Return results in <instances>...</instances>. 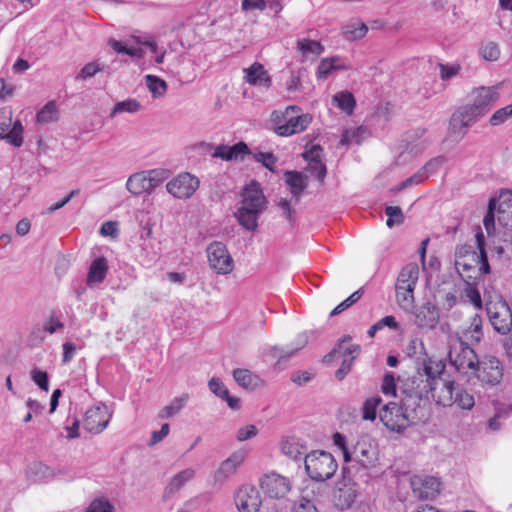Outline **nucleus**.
Wrapping results in <instances>:
<instances>
[{
    "instance_id": "nucleus-25",
    "label": "nucleus",
    "mask_w": 512,
    "mask_h": 512,
    "mask_svg": "<svg viewBox=\"0 0 512 512\" xmlns=\"http://www.w3.org/2000/svg\"><path fill=\"white\" fill-rule=\"evenodd\" d=\"M308 343V336L306 334H299L295 339V343L284 347L274 346L270 355L279 360L288 359L294 355L297 351L301 350Z\"/></svg>"
},
{
    "instance_id": "nucleus-40",
    "label": "nucleus",
    "mask_w": 512,
    "mask_h": 512,
    "mask_svg": "<svg viewBox=\"0 0 512 512\" xmlns=\"http://www.w3.org/2000/svg\"><path fill=\"white\" fill-rule=\"evenodd\" d=\"M23 126L19 120L13 123L11 130L1 136V139H5L9 144L20 147L23 143Z\"/></svg>"
},
{
    "instance_id": "nucleus-27",
    "label": "nucleus",
    "mask_w": 512,
    "mask_h": 512,
    "mask_svg": "<svg viewBox=\"0 0 512 512\" xmlns=\"http://www.w3.org/2000/svg\"><path fill=\"white\" fill-rule=\"evenodd\" d=\"M108 262L105 257H98L92 261L87 274L89 286L101 283L107 274Z\"/></svg>"
},
{
    "instance_id": "nucleus-41",
    "label": "nucleus",
    "mask_w": 512,
    "mask_h": 512,
    "mask_svg": "<svg viewBox=\"0 0 512 512\" xmlns=\"http://www.w3.org/2000/svg\"><path fill=\"white\" fill-rule=\"evenodd\" d=\"M170 170L164 168H156L146 171L147 180L151 190L155 189L160 183L170 177Z\"/></svg>"
},
{
    "instance_id": "nucleus-45",
    "label": "nucleus",
    "mask_w": 512,
    "mask_h": 512,
    "mask_svg": "<svg viewBox=\"0 0 512 512\" xmlns=\"http://www.w3.org/2000/svg\"><path fill=\"white\" fill-rule=\"evenodd\" d=\"M419 277V268L416 263H409L405 267L402 268L399 273L398 278L405 280L406 282H410L412 284L417 283Z\"/></svg>"
},
{
    "instance_id": "nucleus-26",
    "label": "nucleus",
    "mask_w": 512,
    "mask_h": 512,
    "mask_svg": "<svg viewBox=\"0 0 512 512\" xmlns=\"http://www.w3.org/2000/svg\"><path fill=\"white\" fill-rule=\"evenodd\" d=\"M482 322V317L478 314H474L470 318L469 325L463 329L462 335L458 338H462L471 344L479 343L483 337Z\"/></svg>"
},
{
    "instance_id": "nucleus-35",
    "label": "nucleus",
    "mask_w": 512,
    "mask_h": 512,
    "mask_svg": "<svg viewBox=\"0 0 512 512\" xmlns=\"http://www.w3.org/2000/svg\"><path fill=\"white\" fill-rule=\"evenodd\" d=\"M351 339L350 336H343L337 347H335L330 353H328L325 357H324V361L325 362H330L332 361L336 355L343 349L344 350V356H347V355H351L354 356V358L359 354L360 352V346L359 345H350L348 347H345L343 346V344L347 341H349Z\"/></svg>"
},
{
    "instance_id": "nucleus-39",
    "label": "nucleus",
    "mask_w": 512,
    "mask_h": 512,
    "mask_svg": "<svg viewBox=\"0 0 512 512\" xmlns=\"http://www.w3.org/2000/svg\"><path fill=\"white\" fill-rule=\"evenodd\" d=\"M141 109V104L136 99H127L124 101L117 102L110 112V117L114 118L120 113H136Z\"/></svg>"
},
{
    "instance_id": "nucleus-59",
    "label": "nucleus",
    "mask_w": 512,
    "mask_h": 512,
    "mask_svg": "<svg viewBox=\"0 0 512 512\" xmlns=\"http://www.w3.org/2000/svg\"><path fill=\"white\" fill-rule=\"evenodd\" d=\"M335 58L323 59L317 69L318 78H327V76L333 71L339 68L335 65Z\"/></svg>"
},
{
    "instance_id": "nucleus-48",
    "label": "nucleus",
    "mask_w": 512,
    "mask_h": 512,
    "mask_svg": "<svg viewBox=\"0 0 512 512\" xmlns=\"http://www.w3.org/2000/svg\"><path fill=\"white\" fill-rule=\"evenodd\" d=\"M109 45L110 47L118 52V53H124L131 57H140L141 56V49L140 48H134V47H127L123 42L115 40V39H109Z\"/></svg>"
},
{
    "instance_id": "nucleus-22",
    "label": "nucleus",
    "mask_w": 512,
    "mask_h": 512,
    "mask_svg": "<svg viewBox=\"0 0 512 512\" xmlns=\"http://www.w3.org/2000/svg\"><path fill=\"white\" fill-rule=\"evenodd\" d=\"M483 115L477 110L473 104L465 105L453 114L451 118V125L455 129L457 126L467 129L475 123Z\"/></svg>"
},
{
    "instance_id": "nucleus-55",
    "label": "nucleus",
    "mask_w": 512,
    "mask_h": 512,
    "mask_svg": "<svg viewBox=\"0 0 512 512\" xmlns=\"http://www.w3.org/2000/svg\"><path fill=\"white\" fill-rule=\"evenodd\" d=\"M292 204H294V199L288 200L285 198H281L277 202V206L282 210V216L285 217L291 224L295 221V209L292 208Z\"/></svg>"
},
{
    "instance_id": "nucleus-54",
    "label": "nucleus",
    "mask_w": 512,
    "mask_h": 512,
    "mask_svg": "<svg viewBox=\"0 0 512 512\" xmlns=\"http://www.w3.org/2000/svg\"><path fill=\"white\" fill-rule=\"evenodd\" d=\"M381 389L385 395L398 396L397 390H399V387L397 388L396 386L395 377L392 372H387L384 375Z\"/></svg>"
},
{
    "instance_id": "nucleus-56",
    "label": "nucleus",
    "mask_w": 512,
    "mask_h": 512,
    "mask_svg": "<svg viewBox=\"0 0 512 512\" xmlns=\"http://www.w3.org/2000/svg\"><path fill=\"white\" fill-rule=\"evenodd\" d=\"M426 178L425 172H422L421 170L412 175L411 177L407 178L406 180L399 183L396 187L392 189L393 192H400L412 185L420 184L424 179Z\"/></svg>"
},
{
    "instance_id": "nucleus-3",
    "label": "nucleus",
    "mask_w": 512,
    "mask_h": 512,
    "mask_svg": "<svg viewBox=\"0 0 512 512\" xmlns=\"http://www.w3.org/2000/svg\"><path fill=\"white\" fill-rule=\"evenodd\" d=\"M381 422L391 431L402 432L410 425L425 423L428 415H424L413 406H407L406 401L401 399V405L389 402L379 411Z\"/></svg>"
},
{
    "instance_id": "nucleus-12",
    "label": "nucleus",
    "mask_w": 512,
    "mask_h": 512,
    "mask_svg": "<svg viewBox=\"0 0 512 512\" xmlns=\"http://www.w3.org/2000/svg\"><path fill=\"white\" fill-rule=\"evenodd\" d=\"M473 374L485 385L495 386L503 377V368L495 357H485L479 361Z\"/></svg>"
},
{
    "instance_id": "nucleus-9",
    "label": "nucleus",
    "mask_w": 512,
    "mask_h": 512,
    "mask_svg": "<svg viewBox=\"0 0 512 512\" xmlns=\"http://www.w3.org/2000/svg\"><path fill=\"white\" fill-rule=\"evenodd\" d=\"M486 311L494 329L500 334H507L512 327V312L507 302L499 297L497 301H487Z\"/></svg>"
},
{
    "instance_id": "nucleus-11",
    "label": "nucleus",
    "mask_w": 512,
    "mask_h": 512,
    "mask_svg": "<svg viewBox=\"0 0 512 512\" xmlns=\"http://www.w3.org/2000/svg\"><path fill=\"white\" fill-rule=\"evenodd\" d=\"M200 181L188 172L178 174L166 184V190L174 198L189 199L199 188Z\"/></svg>"
},
{
    "instance_id": "nucleus-21",
    "label": "nucleus",
    "mask_w": 512,
    "mask_h": 512,
    "mask_svg": "<svg viewBox=\"0 0 512 512\" xmlns=\"http://www.w3.org/2000/svg\"><path fill=\"white\" fill-rule=\"evenodd\" d=\"M243 455L240 453H233L230 457L224 460L219 468L214 472V481L218 484H223L229 479L238 469L243 462Z\"/></svg>"
},
{
    "instance_id": "nucleus-62",
    "label": "nucleus",
    "mask_w": 512,
    "mask_h": 512,
    "mask_svg": "<svg viewBox=\"0 0 512 512\" xmlns=\"http://www.w3.org/2000/svg\"><path fill=\"white\" fill-rule=\"evenodd\" d=\"M114 507L109 501L104 499L94 500L88 507L86 512H113Z\"/></svg>"
},
{
    "instance_id": "nucleus-42",
    "label": "nucleus",
    "mask_w": 512,
    "mask_h": 512,
    "mask_svg": "<svg viewBox=\"0 0 512 512\" xmlns=\"http://www.w3.org/2000/svg\"><path fill=\"white\" fill-rule=\"evenodd\" d=\"M382 402L381 397H371L365 400L363 404V419L373 421L377 416V407Z\"/></svg>"
},
{
    "instance_id": "nucleus-61",
    "label": "nucleus",
    "mask_w": 512,
    "mask_h": 512,
    "mask_svg": "<svg viewBox=\"0 0 512 512\" xmlns=\"http://www.w3.org/2000/svg\"><path fill=\"white\" fill-rule=\"evenodd\" d=\"M64 324L52 313L43 325V330L48 334H54L57 330L63 329Z\"/></svg>"
},
{
    "instance_id": "nucleus-46",
    "label": "nucleus",
    "mask_w": 512,
    "mask_h": 512,
    "mask_svg": "<svg viewBox=\"0 0 512 512\" xmlns=\"http://www.w3.org/2000/svg\"><path fill=\"white\" fill-rule=\"evenodd\" d=\"M31 379L33 382L43 391H49V376L48 373L38 369L37 367L33 368L30 372Z\"/></svg>"
},
{
    "instance_id": "nucleus-15",
    "label": "nucleus",
    "mask_w": 512,
    "mask_h": 512,
    "mask_svg": "<svg viewBox=\"0 0 512 512\" xmlns=\"http://www.w3.org/2000/svg\"><path fill=\"white\" fill-rule=\"evenodd\" d=\"M235 503L239 512H257L262 504L260 492L254 486L243 485L236 493Z\"/></svg>"
},
{
    "instance_id": "nucleus-51",
    "label": "nucleus",
    "mask_w": 512,
    "mask_h": 512,
    "mask_svg": "<svg viewBox=\"0 0 512 512\" xmlns=\"http://www.w3.org/2000/svg\"><path fill=\"white\" fill-rule=\"evenodd\" d=\"M413 293H414V289H412V288H405L403 290L396 289V299H397L398 304L402 308H408V307L412 306V304L414 302Z\"/></svg>"
},
{
    "instance_id": "nucleus-31",
    "label": "nucleus",
    "mask_w": 512,
    "mask_h": 512,
    "mask_svg": "<svg viewBox=\"0 0 512 512\" xmlns=\"http://www.w3.org/2000/svg\"><path fill=\"white\" fill-rule=\"evenodd\" d=\"M28 474L35 482H46L56 475L54 469L42 462H34L28 468Z\"/></svg>"
},
{
    "instance_id": "nucleus-49",
    "label": "nucleus",
    "mask_w": 512,
    "mask_h": 512,
    "mask_svg": "<svg viewBox=\"0 0 512 512\" xmlns=\"http://www.w3.org/2000/svg\"><path fill=\"white\" fill-rule=\"evenodd\" d=\"M364 133L365 129L363 127L346 130L342 135L341 143L344 145H349L352 143L360 144L361 137Z\"/></svg>"
},
{
    "instance_id": "nucleus-44",
    "label": "nucleus",
    "mask_w": 512,
    "mask_h": 512,
    "mask_svg": "<svg viewBox=\"0 0 512 512\" xmlns=\"http://www.w3.org/2000/svg\"><path fill=\"white\" fill-rule=\"evenodd\" d=\"M385 214L388 217L386 225L392 228L395 224H401L404 221V215L399 206H387Z\"/></svg>"
},
{
    "instance_id": "nucleus-1",
    "label": "nucleus",
    "mask_w": 512,
    "mask_h": 512,
    "mask_svg": "<svg viewBox=\"0 0 512 512\" xmlns=\"http://www.w3.org/2000/svg\"><path fill=\"white\" fill-rule=\"evenodd\" d=\"M442 360H435L426 354L418 358L415 363V371L412 375L400 380L399 391L406 405L413 406L428 415L427 399L430 392L434 391L438 379L445 370Z\"/></svg>"
},
{
    "instance_id": "nucleus-16",
    "label": "nucleus",
    "mask_w": 512,
    "mask_h": 512,
    "mask_svg": "<svg viewBox=\"0 0 512 512\" xmlns=\"http://www.w3.org/2000/svg\"><path fill=\"white\" fill-rule=\"evenodd\" d=\"M260 487L270 498H283L291 489L289 479L277 473L265 475L260 481Z\"/></svg>"
},
{
    "instance_id": "nucleus-37",
    "label": "nucleus",
    "mask_w": 512,
    "mask_h": 512,
    "mask_svg": "<svg viewBox=\"0 0 512 512\" xmlns=\"http://www.w3.org/2000/svg\"><path fill=\"white\" fill-rule=\"evenodd\" d=\"M187 399V395L174 398L168 405L159 411L158 417L160 419H166L175 416L183 409Z\"/></svg>"
},
{
    "instance_id": "nucleus-58",
    "label": "nucleus",
    "mask_w": 512,
    "mask_h": 512,
    "mask_svg": "<svg viewBox=\"0 0 512 512\" xmlns=\"http://www.w3.org/2000/svg\"><path fill=\"white\" fill-rule=\"evenodd\" d=\"M439 69H440V78L443 81H448L451 78L457 76L461 70L460 64H443L439 63Z\"/></svg>"
},
{
    "instance_id": "nucleus-30",
    "label": "nucleus",
    "mask_w": 512,
    "mask_h": 512,
    "mask_svg": "<svg viewBox=\"0 0 512 512\" xmlns=\"http://www.w3.org/2000/svg\"><path fill=\"white\" fill-rule=\"evenodd\" d=\"M195 475L192 468H187L173 476L165 488L164 495L169 496L180 490Z\"/></svg>"
},
{
    "instance_id": "nucleus-13",
    "label": "nucleus",
    "mask_w": 512,
    "mask_h": 512,
    "mask_svg": "<svg viewBox=\"0 0 512 512\" xmlns=\"http://www.w3.org/2000/svg\"><path fill=\"white\" fill-rule=\"evenodd\" d=\"M353 455L356 462L364 470H368L376 466L378 450L376 445L367 436L361 437L353 446Z\"/></svg>"
},
{
    "instance_id": "nucleus-4",
    "label": "nucleus",
    "mask_w": 512,
    "mask_h": 512,
    "mask_svg": "<svg viewBox=\"0 0 512 512\" xmlns=\"http://www.w3.org/2000/svg\"><path fill=\"white\" fill-rule=\"evenodd\" d=\"M305 470L311 480L324 482L334 476L338 463L334 456L323 450H315L304 457Z\"/></svg>"
},
{
    "instance_id": "nucleus-20",
    "label": "nucleus",
    "mask_w": 512,
    "mask_h": 512,
    "mask_svg": "<svg viewBox=\"0 0 512 512\" xmlns=\"http://www.w3.org/2000/svg\"><path fill=\"white\" fill-rule=\"evenodd\" d=\"M243 72L245 74V81L250 85L266 88L271 86V77L261 63L254 62L250 67L245 68Z\"/></svg>"
},
{
    "instance_id": "nucleus-50",
    "label": "nucleus",
    "mask_w": 512,
    "mask_h": 512,
    "mask_svg": "<svg viewBox=\"0 0 512 512\" xmlns=\"http://www.w3.org/2000/svg\"><path fill=\"white\" fill-rule=\"evenodd\" d=\"M282 452L291 459L298 460L302 457L303 452L300 450L298 443L294 440H286L281 445Z\"/></svg>"
},
{
    "instance_id": "nucleus-34",
    "label": "nucleus",
    "mask_w": 512,
    "mask_h": 512,
    "mask_svg": "<svg viewBox=\"0 0 512 512\" xmlns=\"http://www.w3.org/2000/svg\"><path fill=\"white\" fill-rule=\"evenodd\" d=\"M368 32V27L364 22L357 21L349 23L344 27V38L348 41H355L362 39Z\"/></svg>"
},
{
    "instance_id": "nucleus-36",
    "label": "nucleus",
    "mask_w": 512,
    "mask_h": 512,
    "mask_svg": "<svg viewBox=\"0 0 512 512\" xmlns=\"http://www.w3.org/2000/svg\"><path fill=\"white\" fill-rule=\"evenodd\" d=\"M334 102L337 103L339 109L347 114H352L356 105L353 94L349 91H341L333 96Z\"/></svg>"
},
{
    "instance_id": "nucleus-23",
    "label": "nucleus",
    "mask_w": 512,
    "mask_h": 512,
    "mask_svg": "<svg viewBox=\"0 0 512 512\" xmlns=\"http://www.w3.org/2000/svg\"><path fill=\"white\" fill-rule=\"evenodd\" d=\"M285 182L289 186L294 205L299 203L300 197L308 187V177L299 171H287L285 173Z\"/></svg>"
},
{
    "instance_id": "nucleus-52",
    "label": "nucleus",
    "mask_w": 512,
    "mask_h": 512,
    "mask_svg": "<svg viewBox=\"0 0 512 512\" xmlns=\"http://www.w3.org/2000/svg\"><path fill=\"white\" fill-rule=\"evenodd\" d=\"M510 116H512V104L495 111L490 117L489 122L492 126H498L504 123Z\"/></svg>"
},
{
    "instance_id": "nucleus-64",
    "label": "nucleus",
    "mask_w": 512,
    "mask_h": 512,
    "mask_svg": "<svg viewBox=\"0 0 512 512\" xmlns=\"http://www.w3.org/2000/svg\"><path fill=\"white\" fill-rule=\"evenodd\" d=\"M293 512H318V510L310 499L302 497L294 504Z\"/></svg>"
},
{
    "instance_id": "nucleus-43",
    "label": "nucleus",
    "mask_w": 512,
    "mask_h": 512,
    "mask_svg": "<svg viewBox=\"0 0 512 512\" xmlns=\"http://www.w3.org/2000/svg\"><path fill=\"white\" fill-rule=\"evenodd\" d=\"M297 47L303 54L320 55L324 50L319 42L308 39L298 40Z\"/></svg>"
},
{
    "instance_id": "nucleus-14",
    "label": "nucleus",
    "mask_w": 512,
    "mask_h": 512,
    "mask_svg": "<svg viewBox=\"0 0 512 512\" xmlns=\"http://www.w3.org/2000/svg\"><path fill=\"white\" fill-rule=\"evenodd\" d=\"M110 418L107 406H94L85 412L83 427L90 433L98 434L107 427Z\"/></svg>"
},
{
    "instance_id": "nucleus-19",
    "label": "nucleus",
    "mask_w": 512,
    "mask_h": 512,
    "mask_svg": "<svg viewBox=\"0 0 512 512\" xmlns=\"http://www.w3.org/2000/svg\"><path fill=\"white\" fill-rule=\"evenodd\" d=\"M439 318V309L431 302H425L415 311V324L421 329L435 328Z\"/></svg>"
},
{
    "instance_id": "nucleus-38",
    "label": "nucleus",
    "mask_w": 512,
    "mask_h": 512,
    "mask_svg": "<svg viewBox=\"0 0 512 512\" xmlns=\"http://www.w3.org/2000/svg\"><path fill=\"white\" fill-rule=\"evenodd\" d=\"M145 83L154 98L163 97L167 91V83L154 75H146Z\"/></svg>"
},
{
    "instance_id": "nucleus-10",
    "label": "nucleus",
    "mask_w": 512,
    "mask_h": 512,
    "mask_svg": "<svg viewBox=\"0 0 512 512\" xmlns=\"http://www.w3.org/2000/svg\"><path fill=\"white\" fill-rule=\"evenodd\" d=\"M209 266L217 274L227 275L233 271L234 261L226 247L219 241H213L206 249Z\"/></svg>"
},
{
    "instance_id": "nucleus-57",
    "label": "nucleus",
    "mask_w": 512,
    "mask_h": 512,
    "mask_svg": "<svg viewBox=\"0 0 512 512\" xmlns=\"http://www.w3.org/2000/svg\"><path fill=\"white\" fill-rule=\"evenodd\" d=\"M481 55L485 60L496 61L500 56V49L497 43L488 42L481 47Z\"/></svg>"
},
{
    "instance_id": "nucleus-28",
    "label": "nucleus",
    "mask_w": 512,
    "mask_h": 512,
    "mask_svg": "<svg viewBox=\"0 0 512 512\" xmlns=\"http://www.w3.org/2000/svg\"><path fill=\"white\" fill-rule=\"evenodd\" d=\"M510 207V201L509 202H499L495 198L490 199L487 213L484 217L483 224L484 227L488 233V235L491 234L492 231L495 229V212L497 211L500 215L501 213H504L506 208Z\"/></svg>"
},
{
    "instance_id": "nucleus-47",
    "label": "nucleus",
    "mask_w": 512,
    "mask_h": 512,
    "mask_svg": "<svg viewBox=\"0 0 512 512\" xmlns=\"http://www.w3.org/2000/svg\"><path fill=\"white\" fill-rule=\"evenodd\" d=\"M363 290L359 289L352 293L347 299L342 301L339 305H337L330 313V316H336L355 304L362 296Z\"/></svg>"
},
{
    "instance_id": "nucleus-60",
    "label": "nucleus",
    "mask_w": 512,
    "mask_h": 512,
    "mask_svg": "<svg viewBox=\"0 0 512 512\" xmlns=\"http://www.w3.org/2000/svg\"><path fill=\"white\" fill-rule=\"evenodd\" d=\"M307 171L315 175L320 182L324 181L327 174L326 165L322 161L308 162Z\"/></svg>"
},
{
    "instance_id": "nucleus-24",
    "label": "nucleus",
    "mask_w": 512,
    "mask_h": 512,
    "mask_svg": "<svg viewBox=\"0 0 512 512\" xmlns=\"http://www.w3.org/2000/svg\"><path fill=\"white\" fill-rule=\"evenodd\" d=\"M358 493V487L355 482L343 483L338 488L336 494V506L341 510L348 509L355 502Z\"/></svg>"
},
{
    "instance_id": "nucleus-17",
    "label": "nucleus",
    "mask_w": 512,
    "mask_h": 512,
    "mask_svg": "<svg viewBox=\"0 0 512 512\" xmlns=\"http://www.w3.org/2000/svg\"><path fill=\"white\" fill-rule=\"evenodd\" d=\"M440 481L433 476H415L411 486L415 497L421 500L433 499L440 491Z\"/></svg>"
},
{
    "instance_id": "nucleus-8",
    "label": "nucleus",
    "mask_w": 512,
    "mask_h": 512,
    "mask_svg": "<svg viewBox=\"0 0 512 512\" xmlns=\"http://www.w3.org/2000/svg\"><path fill=\"white\" fill-rule=\"evenodd\" d=\"M298 106H289L283 113V123L275 126L274 131L279 136H291L304 131L310 124L312 117L310 114H301L298 112Z\"/></svg>"
},
{
    "instance_id": "nucleus-29",
    "label": "nucleus",
    "mask_w": 512,
    "mask_h": 512,
    "mask_svg": "<svg viewBox=\"0 0 512 512\" xmlns=\"http://www.w3.org/2000/svg\"><path fill=\"white\" fill-rule=\"evenodd\" d=\"M126 189L133 195L138 196L146 191H151L146 171H141L129 176L126 182Z\"/></svg>"
},
{
    "instance_id": "nucleus-33",
    "label": "nucleus",
    "mask_w": 512,
    "mask_h": 512,
    "mask_svg": "<svg viewBox=\"0 0 512 512\" xmlns=\"http://www.w3.org/2000/svg\"><path fill=\"white\" fill-rule=\"evenodd\" d=\"M58 120V109L54 101L46 103L36 114V122L48 124Z\"/></svg>"
},
{
    "instance_id": "nucleus-7",
    "label": "nucleus",
    "mask_w": 512,
    "mask_h": 512,
    "mask_svg": "<svg viewBox=\"0 0 512 512\" xmlns=\"http://www.w3.org/2000/svg\"><path fill=\"white\" fill-rule=\"evenodd\" d=\"M455 268L467 285H475L482 274L490 273L487 254L475 255L468 260L455 261Z\"/></svg>"
},
{
    "instance_id": "nucleus-6",
    "label": "nucleus",
    "mask_w": 512,
    "mask_h": 512,
    "mask_svg": "<svg viewBox=\"0 0 512 512\" xmlns=\"http://www.w3.org/2000/svg\"><path fill=\"white\" fill-rule=\"evenodd\" d=\"M471 345L472 344L470 342L465 341L462 338H458V345L451 348L449 352L450 364L458 372H473L480 361Z\"/></svg>"
},
{
    "instance_id": "nucleus-2",
    "label": "nucleus",
    "mask_w": 512,
    "mask_h": 512,
    "mask_svg": "<svg viewBox=\"0 0 512 512\" xmlns=\"http://www.w3.org/2000/svg\"><path fill=\"white\" fill-rule=\"evenodd\" d=\"M266 203L260 184L257 181H252L243 189L242 200L234 216L244 229L256 231L258 219L265 211Z\"/></svg>"
},
{
    "instance_id": "nucleus-32",
    "label": "nucleus",
    "mask_w": 512,
    "mask_h": 512,
    "mask_svg": "<svg viewBox=\"0 0 512 512\" xmlns=\"http://www.w3.org/2000/svg\"><path fill=\"white\" fill-rule=\"evenodd\" d=\"M233 377L238 385L248 390L256 389L261 383L260 378L247 369H235Z\"/></svg>"
},
{
    "instance_id": "nucleus-53",
    "label": "nucleus",
    "mask_w": 512,
    "mask_h": 512,
    "mask_svg": "<svg viewBox=\"0 0 512 512\" xmlns=\"http://www.w3.org/2000/svg\"><path fill=\"white\" fill-rule=\"evenodd\" d=\"M254 159L268 170L274 172V165L277 162V157L272 152H257L254 154Z\"/></svg>"
},
{
    "instance_id": "nucleus-63",
    "label": "nucleus",
    "mask_w": 512,
    "mask_h": 512,
    "mask_svg": "<svg viewBox=\"0 0 512 512\" xmlns=\"http://www.w3.org/2000/svg\"><path fill=\"white\" fill-rule=\"evenodd\" d=\"M209 389L220 398L228 397V389L219 378H212L208 383Z\"/></svg>"
},
{
    "instance_id": "nucleus-5",
    "label": "nucleus",
    "mask_w": 512,
    "mask_h": 512,
    "mask_svg": "<svg viewBox=\"0 0 512 512\" xmlns=\"http://www.w3.org/2000/svg\"><path fill=\"white\" fill-rule=\"evenodd\" d=\"M432 397L437 404L444 407L455 405L462 410H471L475 405L474 396L453 380L445 381L437 394H433Z\"/></svg>"
},
{
    "instance_id": "nucleus-18",
    "label": "nucleus",
    "mask_w": 512,
    "mask_h": 512,
    "mask_svg": "<svg viewBox=\"0 0 512 512\" xmlns=\"http://www.w3.org/2000/svg\"><path fill=\"white\" fill-rule=\"evenodd\" d=\"M473 94V105L482 115H485L500 97L497 86H481L474 89Z\"/></svg>"
}]
</instances>
